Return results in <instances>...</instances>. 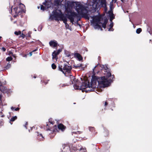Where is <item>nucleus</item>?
I'll use <instances>...</instances> for the list:
<instances>
[{"instance_id":"obj_1","label":"nucleus","mask_w":152,"mask_h":152,"mask_svg":"<svg viewBox=\"0 0 152 152\" xmlns=\"http://www.w3.org/2000/svg\"><path fill=\"white\" fill-rule=\"evenodd\" d=\"M104 76L98 77V76L93 75L90 83L89 81L88 80H85L83 82L80 86H78L77 84H75L74 85V87L75 89H80L83 90V89H86L88 88L91 89L88 90L90 91H93L94 89L96 88V83H98L97 87H99L101 88H104L108 86L113 81V79L115 78L114 75H112L110 71V69L108 68L107 66H104Z\"/></svg>"},{"instance_id":"obj_2","label":"nucleus","mask_w":152,"mask_h":152,"mask_svg":"<svg viewBox=\"0 0 152 152\" xmlns=\"http://www.w3.org/2000/svg\"><path fill=\"white\" fill-rule=\"evenodd\" d=\"M65 11L66 12V15L67 18L69 19L70 22L73 23L74 21V18L75 17H78V15L75 12L72 11L71 9L70 8L68 5L67 7H65Z\"/></svg>"},{"instance_id":"obj_3","label":"nucleus","mask_w":152,"mask_h":152,"mask_svg":"<svg viewBox=\"0 0 152 152\" xmlns=\"http://www.w3.org/2000/svg\"><path fill=\"white\" fill-rule=\"evenodd\" d=\"M72 69L71 66L68 63L64 64L63 66L59 65L58 66V70L64 75L70 73Z\"/></svg>"},{"instance_id":"obj_4","label":"nucleus","mask_w":152,"mask_h":152,"mask_svg":"<svg viewBox=\"0 0 152 152\" xmlns=\"http://www.w3.org/2000/svg\"><path fill=\"white\" fill-rule=\"evenodd\" d=\"M12 7L11 10V12H15V14H20L22 12H24L25 6L24 5L21 3L18 5V7H17L14 8L13 10L12 9Z\"/></svg>"},{"instance_id":"obj_5","label":"nucleus","mask_w":152,"mask_h":152,"mask_svg":"<svg viewBox=\"0 0 152 152\" xmlns=\"http://www.w3.org/2000/svg\"><path fill=\"white\" fill-rule=\"evenodd\" d=\"M93 20L94 23L95 24V26L96 27V28H98L101 29V30L103 29L102 28L101 26L99 25V24L102 23L101 22V18L99 16H95L93 19Z\"/></svg>"},{"instance_id":"obj_6","label":"nucleus","mask_w":152,"mask_h":152,"mask_svg":"<svg viewBox=\"0 0 152 152\" xmlns=\"http://www.w3.org/2000/svg\"><path fill=\"white\" fill-rule=\"evenodd\" d=\"M66 127V126H64L62 124H59L57 127L56 125L54 126V129H53V132H58V130H61L62 132H64Z\"/></svg>"},{"instance_id":"obj_7","label":"nucleus","mask_w":152,"mask_h":152,"mask_svg":"<svg viewBox=\"0 0 152 152\" xmlns=\"http://www.w3.org/2000/svg\"><path fill=\"white\" fill-rule=\"evenodd\" d=\"M76 10L79 13L82 14L85 10L86 8L84 6L80 4H77L76 6Z\"/></svg>"},{"instance_id":"obj_8","label":"nucleus","mask_w":152,"mask_h":152,"mask_svg":"<svg viewBox=\"0 0 152 152\" xmlns=\"http://www.w3.org/2000/svg\"><path fill=\"white\" fill-rule=\"evenodd\" d=\"M61 150L62 152H67L70 151V152L72 151L71 149H70L69 147L67 145L64 144L62 145V148H61Z\"/></svg>"},{"instance_id":"obj_9","label":"nucleus","mask_w":152,"mask_h":152,"mask_svg":"<svg viewBox=\"0 0 152 152\" xmlns=\"http://www.w3.org/2000/svg\"><path fill=\"white\" fill-rule=\"evenodd\" d=\"M59 12H58L56 10H53V16L55 18H60L62 14V12L60 10H58Z\"/></svg>"},{"instance_id":"obj_10","label":"nucleus","mask_w":152,"mask_h":152,"mask_svg":"<svg viewBox=\"0 0 152 152\" xmlns=\"http://www.w3.org/2000/svg\"><path fill=\"white\" fill-rule=\"evenodd\" d=\"M62 51L61 49H59L57 51H54L52 53V58L53 59H56L57 58V56Z\"/></svg>"},{"instance_id":"obj_11","label":"nucleus","mask_w":152,"mask_h":152,"mask_svg":"<svg viewBox=\"0 0 152 152\" xmlns=\"http://www.w3.org/2000/svg\"><path fill=\"white\" fill-rule=\"evenodd\" d=\"M43 5L46 6L47 8H49L51 7L53 4L50 1H45V2L43 3Z\"/></svg>"},{"instance_id":"obj_12","label":"nucleus","mask_w":152,"mask_h":152,"mask_svg":"<svg viewBox=\"0 0 152 152\" xmlns=\"http://www.w3.org/2000/svg\"><path fill=\"white\" fill-rule=\"evenodd\" d=\"M60 18V20L63 21L64 24H67V19L66 17L62 13Z\"/></svg>"},{"instance_id":"obj_13","label":"nucleus","mask_w":152,"mask_h":152,"mask_svg":"<svg viewBox=\"0 0 152 152\" xmlns=\"http://www.w3.org/2000/svg\"><path fill=\"white\" fill-rule=\"evenodd\" d=\"M49 44L50 46L55 47L57 46L58 43L56 41L52 40L49 42Z\"/></svg>"},{"instance_id":"obj_14","label":"nucleus","mask_w":152,"mask_h":152,"mask_svg":"<svg viewBox=\"0 0 152 152\" xmlns=\"http://www.w3.org/2000/svg\"><path fill=\"white\" fill-rule=\"evenodd\" d=\"M109 16L110 17V20L112 22L113 19L115 18L114 14L113 13V11L112 10L109 11L108 12Z\"/></svg>"},{"instance_id":"obj_15","label":"nucleus","mask_w":152,"mask_h":152,"mask_svg":"<svg viewBox=\"0 0 152 152\" xmlns=\"http://www.w3.org/2000/svg\"><path fill=\"white\" fill-rule=\"evenodd\" d=\"M74 56L77 57L79 61L82 60L83 59L82 56L79 53H75L74 54Z\"/></svg>"},{"instance_id":"obj_16","label":"nucleus","mask_w":152,"mask_h":152,"mask_svg":"<svg viewBox=\"0 0 152 152\" xmlns=\"http://www.w3.org/2000/svg\"><path fill=\"white\" fill-rule=\"evenodd\" d=\"M103 135L105 137H108L109 135V130L107 129H104V131L103 132Z\"/></svg>"},{"instance_id":"obj_17","label":"nucleus","mask_w":152,"mask_h":152,"mask_svg":"<svg viewBox=\"0 0 152 152\" xmlns=\"http://www.w3.org/2000/svg\"><path fill=\"white\" fill-rule=\"evenodd\" d=\"M101 4L103 7H106V0H101Z\"/></svg>"},{"instance_id":"obj_18","label":"nucleus","mask_w":152,"mask_h":152,"mask_svg":"<svg viewBox=\"0 0 152 152\" xmlns=\"http://www.w3.org/2000/svg\"><path fill=\"white\" fill-rule=\"evenodd\" d=\"M17 117L15 116L12 117L10 119V122L11 124H12V123H11V121L13 122L15 120L17 119Z\"/></svg>"},{"instance_id":"obj_19","label":"nucleus","mask_w":152,"mask_h":152,"mask_svg":"<svg viewBox=\"0 0 152 152\" xmlns=\"http://www.w3.org/2000/svg\"><path fill=\"white\" fill-rule=\"evenodd\" d=\"M37 139L39 140H43V137L41 134H38L37 135Z\"/></svg>"},{"instance_id":"obj_20","label":"nucleus","mask_w":152,"mask_h":152,"mask_svg":"<svg viewBox=\"0 0 152 152\" xmlns=\"http://www.w3.org/2000/svg\"><path fill=\"white\" fill-rule=\"evenodd\" d=\"M79 151H81L82 152H86L87 150L85 147H81L79 150Z\"/></svg>"},{"instance_id":"obj_21","label":"nucleus","mask_w":152,"mask_h":152,"mask_svg":"<svg viewBox=\"0 0 152 152\" xmlns=\"http://www.w3.org/2000/svg\"><path fill=\"white\" fill-rule=\"evenodd\" d=\"M11 66V65L10 64V63H8L7 64V65L4 67L5 69H9Z\"/></svg>"},{"instance_id":"obj_22","label":"nucleus","mask_w":152,"mask_h":152,"mask_svg":"<svg viewBox=\"0 0 152 152\" xmlns=\"http://www.w3.org/2000/svg\"><path fill=\"white\" fill-rule=\"evenodd\" d=\"M83 66V65L81 64H78L77 65H74V66L75 69H77L79 67H82Z\"/></svg>"},{"instance_id":"obj_23","label":"nucleus","mask_w":152,"mask_h":152,"mask_svg":"<svg viewBox=\"0 0 152 152\" xmlns=\"http://www.w3.org/2000/svg\"><path fill=\"white\" fill-rule=\"evenodd\" d=\"M5 87L3 86L2 85L0 86V91L1 92H4L5 91Z\"/></svg>"},{"instance_id":"obj_24","label":"nucleus","mask_w":152,"mask_h":152,"mask_svg":"<svg viewBox=\"0 0 152 152\" xmlns=\"http://www.w3.org/2000/svg\"><path fill=\"white\" fill-rule=\"evenodd\" d=\"M113 26V23L112 22V23H110V28L109 29V31H113V29L112 28Z\"/></svg>"},{"instance_id":"obj_25","label":"nucleus","mask_w":152,"mask_h":152,"mask_svg":"<svg viewBox=\"0 0 152 152\" xmlns=\"http://www.w3.org/2000/svg\"><path fill=\"white\" fill-rule=\"evenodd\" d=\"M88 128L89 131L91 132H93L95 131V129L94 127L89 126Z\"/></svg>"},{"instance_id":"obj_26","label":"nucleus","mask_w":152,"mask_h":152,"mask_svg":"<svg viewBox=\"0 0 152 152\" xmlns=\"http://www.w3.org/2000/svg\"><path fill=\"white\" fill-rule=\"evenodd\" d=\"M54 4L55 5H59L60 4V0H56L54 1Z\"/></svg>"},{"instance_id":"obj_27","label":"nucleus","mask_w":152,"mask_h":152,"mask_svg":"<svg viewBox=\"0 0 152 152\" xmlns=\"http://www.w3.org/2000/svg\"><path fill=\"white\" fill-rule=\"evenodd\" d=\"M11 109L12 110H14L15 111H18L20 109V108L19 107H17L15 108L13 107H12L11 108Z\"/></svg>"},{"instance_id":"obj_28","label":"nucleus","mask_w":152,"mask_h":152,"mask_svg":"<svg viewBox=\"0 0 152 152\" xmlns=\"http://www.w3.org/2000/svg\"><path fill=\"white\" fill-rule=\"evenodd\" d=\"M65 54L66 55V56H67L68 57H69L70 56H71V55L70 54V53L67 51H66L65 52Z\"/></svg>"},{"instance_id":"obj_29","label":"nucleus","mask_w":152,"mask_h":152,"mask_svg":"<svg viewBox=\"0 0 152 152\" xmlns=\"http://www.w3.org/2000/svg\"><path fill=\"white\" fill-rule=\"evenodd\" d=\"M142 31V29L140 28H139L136 30V32L137 34H139Z\"/></svg>"},{"instance_id":"obj_30","label":"nucleus","mask_w":152,"mask_h":152,"mask_svg":"<svg viewBox=\"0 0 152 152\" xmlns=\"http://www.w3.org/2000/svg\"><path fill=\"white\" fill-rule=\"evenodd\" d=\"M51 67H52V68L53 69H56V66L55 64V63H53L51 65Z\"/></svg>"},{"instance_id":"obj_31","label":"nucleus","mask_w":152,"mask_h":152,"mask_svg":"<svg viewBox=\"0 0 152 152\" xmlns=\"http://www.w3.org/2000/svg\"><path fill=\"white\" fill-rule=\"evenodd\" d=\"M14 34H15L17 35H19L21 34V31H15V32Z\"/></svg>"},{"instance_id":"obj_32","label":"nucleus","mask_w":152,"mask_h":152,"mask_svg":"<svg viewBox=\"0 0 152 152\" xmlns=\"http://www.w3.org/2000/svg\"><path fill=\"white\" fill-rule=\"evenodd\" d=\"M46 7H44L43 5H41L40 9L41 10L44 11L46 9Z\"/></svg>"},{"instance_id":"obj_33","label":"nucleus","mask_w":152,"mask_h":152,"mask_svg":"<svg viewBox=\"0 0 152 152\" xmlns=\"http://www.w3.org/2000/svg\"><path fill=\"white\" fill-rule=\"evenodd\" d=\"M11 13L12 14V15H13V17L14 18H17V16L20 15V14H15V12H11Z\"/></svg>"},{"instance_id":"obj_34","label":"nucleus","mask_w":152,"mask_h":152,"mask_svg":"<svg viewBox=\"0 0 152 152\" xmlns=\"http://www.w3.org/2000/svg\"><path fill=\"white\" fill-rule=\"evenodd\" d=\"M12 59V57L11 56L8 57L6 58V61H10Z\"/></svg>"},{"instance_id":"obj_35","label":"nucleus","mask_w":152,"mask_h":152,"mask_svg":"<svg viewBox=\"0 0 152 152\" xmlns=\"http://www.w3.org/2000/svg\"><path fill=\"white\" fill-rule=\"evenodd\" d=\"M37 48H36V49L35 50H33V51H31V52H30L29 53V55H30V56H31L32 55V54H33V52H34L36 51H37Z\"/></svg>"},{"instance_id":"obj_36","label":"nucleus","mask_w":152,"mask_h":152,"mask_svg":"<svg viewBox=\"0 0 152 152\" xmlns=\"http://www.w3.org/2000/svg\"><path fill=\"white\" fill-rule=\"evenodd\" d=\"M113 4L112 2H110V9L111 10H112V9L113 8Z\"/></svg>"},{"instance_id":"obj_37","label":"nucleus","mask_w":152,"mask_h":152,"mask_svg":"<svg viewBox=\"0 0 152 152\" xmlns=\"http://www.w3.org/2000/svg\"><path fill=\"white\" fill-rule=\"evenodd\" d=\"M49 121L50 124H51L53 125L54 124L55 122L54 121H52L51 119H49Z\"/></svg>"},{"instance_id":"obj_38","label":"nucleus","mask_w":152,"mask_h":152,"mask_svg":"<svg viewBox=\"0 0 152 152\" xmlns=\"http://www.w3.org/2000/svg\"><path fill=\"white\" fill-rule=\"evenodd\" d=\"M3 121L2 119L0 120V127L2 126L4 124V122Z\"/></svg>"},{"instance_id":"obj_39","label":"nucleus","mask_w":152,"mask_h":152,"mask_svg":"<svg viewBox=\"0 0 152 152\" xmlns=\"http://www.w3.org/2000/svg\"><path fill=\"white\" fill-rule=\"evenodd\" d=\"M82 132H80V131H77V132H72V134H80Z\"/></svg>"},{"instance_id":"obj_40","label":"nucleus","mask_w":152,"mask_h":152,"mask_svg":"<svg viewBox=\"0 0 152 152\" xmlns=\"http://www.w3.org/2000/svg\"><path fill=\"white\" fill-rule=\"evenodd\" d=\"M18 22H19V25L20 26H23V23H22L21 22V21L20 20H19L18 21Z\"/></svg>"},{"instance_id":"obj_41","label":"nucleus","mask_w":152,"mask_h":152,"mask_svg":"<svg viewBox=\"0 0 152 152\" xmlns=\"http://www.w3.org/2000/svg\"><path fill=\"white\" fill-rule=\"evenodd\" d=\"M107 22H108L107 19V18H105V19H104V22L103 23L104 24H105L106 25L107 23Z\"/></svg>"},{"instance_id":"obj_42","label":"nucleus","mask_w":152,"mask_h":152,"mask_svg":"<svg viewBox=\"0 0 152 152\" xmlns=\"http://www.w3.org/2000/svg\"><path fill=\"white\" fill-rule=\"evenodd\" d=\"M75 18H76L77 19V22H78L80 20V18L79 17V16L78 15V17H75V18H74V19Z\"/></svg>"},{"instance_id":"obj_43","label":"nucleus","mask_w":152,"mask_h":152,"mask_svg":"<svg viewBox=\"0 0 152 152\" xmlns=\"http://www.w3.org/2000/svg\"><path fill=\"white\" fill-rule=\"evenodd\" d=\"M72 149L74 151H77V148L76 147H72Z\"/></svg>"},{"instance_id":"obj_44","label":"nucleus","mask_w":152,"mask_h":152,"mask_svg":"<svg viewBox=\"0 0 152 152\" xmlns=\"http://www.w3.org/2000/svg\"><path fill=\"white\" fill-rule=\"evenodd\" d=\"M102 27L104 28H106V25L104 24V23L102 24Z\"/></svg>"},{"instance_id":"obj_45","label":"nucleus","mask_w":152,"mask_h":152,"mask_svg":"<svg viewBox=\"0 0 152 152\" xmlns=\"http://www.w3.org/2000/svg\"><path fill=\"white\" fill-rule=\"evenodd\" d=\"M25 35L23 33H22L20 37H22L23 38H24L25 37Z\"/></svg>"},{"instance_id":"obj_46","label":"nucleus","mask_w":152,"mask_h":152,"mask_svg":"<svg viewBox=\"0 0 152 152\" xmlns=\"http://www.w3.org/2000/svg\"><path fill=\"white\" fill-rule=\"evenodd\" d=\"M84 15H85V17L86 18V19H89V17L88 16V15L86 14H84Z\"/></svg>"},{"instance_id":"obj_47","label":"nucleus","mask_w":152,"mask_h":152,"mask_svg":"<svg viewBox=\"0 0 152 152\" xmlns=\"http://www.w3.org/2000/svg\"><path fill=\"white\" fill-rule=\"evenodd\" d=\"M55 17H54V16H53V15H50V18L51 19V20H53L54 19V18H55Z\"/></svg>"},{"instance_id":"obj_48","label":"nucleus","mask_w":152,"mask_h":152,"mask_svg":"<svg viewBox=\"0 0 152 152\" xmlns=\"http://www.w3.org/2000/svg\"><path fill=\"white\" fill-rule=\"evenodd\" d=\"M2 50L4 52L6 50V48L4 47H3L2 48Z\"/></svg>"},{"instance_id":"obj_49","label":"nucleus","mask_w":152,"mask_h":152,"mask_svg":"<svg viewBox=\"0 0 152 152\" xmlns=\"http://www.w3.org/2000/svg\"><path fill=\"white\" fill-rule=\"evenodd\" d=\"M108 105V103L107 102H105L104 103V106H106Z\"/></svg>"},{"instance_id":"obj_50","label":"nucleus","mask_w":152,"mask_h":152,"mask_svg":"<svg viewBox=\"0 0 152 152\" xmlns=\"http://www.w3.org/2000/svg\"><path fill=\"white\" fill-rule=\"evenodd\" d=\"M28 124V122H26L25 125L24 126L26 128V129H27V127H26V125H27Z\"/></svg>"},{"instance_id":"obj_51","label":"nucleus","mask_w":152,"mask_h":152,"mask_svg":"<svg viewBox=\"0 0 152 152\" xmlns=\"http://www.w3.org/2000/svg\"><path fill=\"white\" fill-rule=\"evenodd\" d=\"M117 0H112V1L114 3H115L116 2Z\"/></svg>"},{"instance_id":"obj_52","label":"nucleus","mask_w":152,"mask_h":152,"mask_svg":"<svg viewBox=\"0 0 152 152\" xmlns=\"http://www.w3.org/2000/svg\"><path fill=\"white\" fill-rule=\"evenodd\" d=\"M65 24V26H66V27H69V24H67H67Z\"/></svg>"},{"instance_id":"obj_53","label":"nucleus","mask_w":152,"mask_h":152,"mask_svg":"<svg viewBox=\"0 0 152 152\" xmlns=\"http://www.w3.org/2000/svg\"><path fill=\"white\" fill-rule=\"evenodd\" d=\"M12 56L13 57H15V54H13V53H12Z\"/></svg>"},{"instance_id":"obj_54","label":"nucleus","mask_w":152,"mask_h":152,"mask_svg":"<svg viewBox=\"0 0 152 152\" xmlns=\"http://www.w3.org/2000/svg\"><path fill=\"white\" fill-rule=\"evenodd\" d=\"M12 53H12V52H10V51L9 52V54L10 55H12Z\"/></svg>"},{"instance_id":"obj_55","label":"nucleus","mask_w":152,"mask_h":152,"mask_svg":"<svg viewBox=\"0 0 152 152\" xmlns=\"http://www.w3.org/2000/svg\"><path fill=\"white\" fill-rule=\"evenodd\" d=\"M33 77L34 78H36L37 77V76L35 75Z\"/></svg>"},{"instance_id":"obj_56","label":"nucleus","mask_w":152,"mask_h":152,"mask_svg":"<svg viewBox=\"0 0 152 152\" xmlns=\"http://www.w3.org/2000/svg\"><path fill=\"white\" fill-rule=\"evenodd\" d=\"M17 23V21H15L13 23L14 24H15V23L16 24V23Z\"/></svg>"},{"instance_id":"obj_57","label":"nucleus","mask_w":152,"mask_h":152,"mask_svg":"<svg viewBox=\"0 0 152 152\" xmlns=\"http://www.w3.org/2000/svg\"><path fill=\"white\" fill-rule=\"evenodd\" d=\"M44 83H45V84L46 85L47 83H48V82H45V81H44Z\"/></svg>"},{"instance_id":"obj_58","label":"nucleus","mask_w":152,"mask_h":152,"mask_svg":"<svg viewBox=\"0 0 152 152\" xmlns=\"http://www.w3.org/2000/svg\"><path fill=\"white\" fill-rule=\"evenodd\" d=\"M2 85V83L0 81V86H1Z\"/></svg>"},{"instance_id":"obj_59","label":"nucleus","mask_w":152,"mask_h":152,"mask_svg":"<svg viewBox=\"0 0 152 152\" xmlns=\"http://www.w3.org/2000/svg\"><path fill=\"white\" fill-rule=\"evenodd\" d=\"M122 2H124V1H125V0H120Z\"/></svg>"},{"instance_id":"obj_60","label":"nucleus","mask_w":152,"mask_h":152,"mask_svg":"<svg viewBox=\"0 0 152 152\" xmlns=\"http://www.w3.org/2000/svg\"><path fill=\"white\" fill-rule=\"evenodd\" d=\"M46 126H48V123H47Z\"/></svg>"},{"instance_id":"obj_61","label":"nucleus","mask_w":152,"mask_h":152,"mask_svg":"<svg viewBox=\"0 0 152 152\" xmlns=\"http://www.w3.org/2000/svg\"><path fill=\"white\" fill-rule=\"evenodd\" d=\"M2 38V37L0 36V39L1 38Z\"/></svg>"},{"instance_id":"obj_62","label":"nucleus","mask_w":152,"mask_h":152,"mask_svg":"<svg viewBox=\"0 0 152 152\" xmlns=\"http://www.w3.org/2000/svg\"><path fill=\"white\" fill-rule=\"evenodd\" d=\"M3 116H4V115H2V116H1V117H3Z\"/></svg>"},{"instance_id":"obj_63","label":"nucleus","mask_w":152,"mask_h":152,"mask_svg":"<svg viewBox=\"0 0 152 152\" xmlns=\"http://www.w3.org/2000/svg\"><path fill=\"white\" fill-rule=\"evenodd\" d=\"M48 129V130H50V129Z\"/></svg>"},{"instance_id":"obj_64","label":"nucleus","mask_w":152,"mask_h":152,"mask_svg":"<svg viewBox=\"0 0 152 152\" xmlns=\"http://www.w3.org/2000/svg\"><path fill=\"white\" fill-rule=\"evenodd\" d=\"M38 8H39V7H38Z\"/></svg>"}]
</instances>
